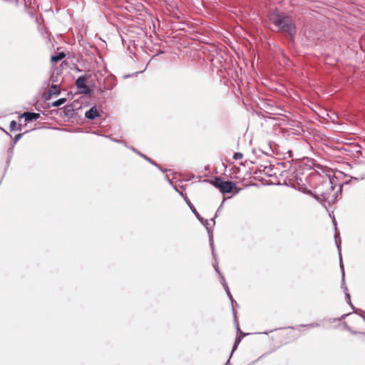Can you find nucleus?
Returning <instances> with one entry per match:
<instances>
[{"instance_id": "16", "label": "nucleus", "mask_w": 365, "mask_h": 365, "mask_svg": "<svg viewBox=\"0 0 365 365\" xmlns=\"http://www.w3.org/2000/svg\"><path fill=\"white\" fill-rule=\"evenodd\" d=\"M91 77V75L86 76V75H82L78 77V78L76 80V86L78 91H80L83 88H84V86H86L87 80Z\"/></svg>"}, {"instance_id": "20", "label": "nucleus", "mask_w": 365, "mask_h": 365, "mask_svg": "<svg viewBox=\"0 0 365 365\" xmlns=\"http://www.w3.org/2000/svg\"><path fill=\"white\" fill-rule=\"evenodd\" d=\"M66 57V53L63 51L58 52L55 55H51V61L53 63H56L61 60H63Z\"/></svg>"}, {"instance_id": "8", "label": "nucleus", "mask_w": 365, "mask_h": 365, "mask_svg": "<svg viewBox=\"0 0 365 365\" xmlns=\"http://www.w3.org/2000/svg\"><path fill=\"white\" fill-rule=\"evenodd\" d=\"M115 84L116 78L113 76H108L104 78L102 86L100 85V89H103L102 91H110L115 87Z\"/></svg>"}, {"instance_id": "9", "label": "nucleus", "mask_w": 365, "mask_h": 365, "mask_svg": "<svg viewBox=\"0 0 365 365\" xmlns=\"http://www.w3.org/2000/svg\"><path fill=\"white\" fill-rule=\"evenodd\" d=\"M130 149L132 151H133L135 153H136L137 155H138L139 156L143 158L145 160L148 161L151 165H153L155 166L156 168H158V169L159 170H160L162 173H165L167 171V170L163 169V167L160 164L157 163L154 160H153L150 157H148L146 155H145V154L142 153L141 152H140L135 148H134L133 146H130Z\"/></svg>"}, {"instance_id": "54", "label": "nucleus", "mask_w": 365, "mask_h": 365, "mask_svg": "<svg viewBox=\"0 0 365 365\" xmlns=\"http://www.w3.org/2000/svg\"><path fill=\"white\" fill-rule=\"evenodd\" d=\"M36 110H39V108L36 106Z\"/></svg>"}, {"instance_id": "23", "label": "nucleus", "mask_w": 365, "mask_h": 365, "mask_svg": "<svg viewBox=\"0 0 365 365\" xmlns=\"http://www.w3.org/2000/svg\"><path fill=\"white\" fill-rule=\"evenodd\" d=\"M298 175H299L296 174V175H295L296 184L292 186L293 188L297 189V190H298L299 187H302V185H304L303 183L302 179L301 178H299Z\"/></svg>"}, {"instance_id": "1", "label": "nucleus", "mask_w": 365, "mask_h": 365, "mask_svg": "<svg viewBox=\"0 0 365 365\" xmlns=\"http://www.w3.org/2000/svg\"><path fill=\"white\" fill-rule=\"evenodd\" d=\"M307 182L314 191L308 189L305 185H302L298 190L312 195L319 202H327L336 187L334 179L331 178L330 173L322 175L319 171L313 170L308 173Z\"/></svg>"}, {"instance_id": "21", "label": "nucleus", "mask_w": 365, "mask_h": 365, "mask_svg": "<svg viewBox=\"0 0 365 365\" xmlns=\"http://www.w3.org/2000/svg\"><path fill=\"white\" fill-rule=\"evenodd\" d=\"M14 147L9 145V146L7 149V160L6 162V170H7L10 165V163H11L12 157L14 155Z\"/></svg>"}, {"instance_id": "2", "label": "nucleus", "mask_w": 365, "mask_h": 365, "mask_svg": "<svg viewBox=\"0 0 365 365\" xmlns=\"http://www.w3.org/2000/svg\"><path fill=\"white\" fill-rule=\"evenodd\" d=\"M267 17L269 21L277 27L278 31L284 36L289 43H294L297 27L290 15L280 11L278 8H274L268 11Z\"/></svg>"}, {"instance_id": "45", "label": "nucleus", "mask_w": 365, "mask_h": 365, "mask_svg": "<svg viewBox=\"0 0 365 365\" xmlns=\"http://www.w3.org/2000/svg\"><path fill=\"white\" fill-rule=\"evenodd\" d=\"M242 340L240 336H236L234 343L240 344Z\"/></svg>"}, {"instance_id": "27", "label": "nucleus", "mask_w": 365, "mask_h": 365, "mask_svg": "<svg viewBox=\"0 0 365 365\" xmlns=\"http://www.w3.org/2000/svg\"><path fill=\"white\" fill-rule=\"evenodd\" d=\"M351 313H348V314H342L340 317H338V318H330L328 319V321L331 323V322H337V321H342L344 320L346 317H348L349 315H350Z\"/></svg>"}, {"instance_id": "50", "label": "nucleus", "mask_w": 365, "mask_h": 365, "mask_svg": "<svg viewBox=\"0 0 365 365\" xmlns=\"http://www.w3.org/2000/svg\"><path fill=\"white\" fill-rule=\"evenodd\" d=\"M272 331H264V332H262V334H268L269 332H271Z\"/></svg>"}, {"instance_id": "24", "label": "nucleus", "mask_w": 365, "mask_h": 365, "mask_svg": "<svg viewBox=\"0 0 365 365\" xmlns=\"http://www.w3.org/2000/svg\"><path fill=\"white\" fill-rule=\"evenodd\" d=\"M345 299H346V303L350 305L353 312H354L357 309V308H356L354 306V304H352L351 300V295L349 292H345Z\"/></svg>"}, {"instance_id": "10", "label": "nucleus", "mask_w": 365, "mask_h": 365, "mask_svg": "<svg viewBox=\"0 0 365 365\" xmlns=\"http://www.w3.org/2000/svg\"><path fill=\"white\" fill-rule=\"evenodd\" d=\"M61 117L72 118L74 117L76 108L73 103H70L61 108Z\"/></svg>"}, {"instance_id": "12", "label": "nucleus", "mask_w": 365, "mask_h": 365, "mask_svg": "<svg viewBox=\"0 0 365 365\" xmlns=\"http://www.w3.org/2000/svg\"><path fill=\"white\" fill-rule=\"evenodd\" d=\"M329 173L331 175V173H333V175H331V178L334 179V185L336 186L341 184L340 180H342L346 178H350V177H351L339 170H329L327 173Z\"/></svg>"}, {"instance_id": "6", "label": "nucleus", "mask_w": 365, "mask_h": 365, "mask_svg": "<svg viewBox=\"0 0 365 365\" xmlns=\"http://www.w3.org/2000/svg\"><path fill=\"white\" fill-rule=\"evenodd\" d=\"M241 190H242V188H239L237 186L236 182L230 181V180H227V181L224 182L223 185H222L221 190H220V192L222 195H226V194H230V193L237 195L240 192Z\"/></svg>"}, {"instance_id": "47", "label": "nucleus", "mask_w": 365, "mask_h": 365, "mask_svg": "<svg viewBox=\"0 0 365 365\" xmlns=\"http://www.w3.org/2000/svg\"><path fill=\"white\" fill-rule=\"evenodd\" d=\"M22 130V125L21 124L17 125L16 130Z\"/></svg>"}, {"instance_id": "34", "label": "nucleus", "mask_w": 365, "mask_h": 365, "mask_svg": "<svg viewBox=\"0 0 365 365\" xmlns=\"http://www.w3.org/2000/svg\"><path fill=\"white\" fill-rule=\"evenodd\" d=\"M165 180L169 182V184L174 188V190L178 193L179 190L176 185H174L172 180L169 178L168 175H165Z\"/></svg>"}, {"instance_id": "49", "label": "nucleus", "mask_w": 365, "mask_h": 365, "mask_svg": "<svg viewBox=\"0 0 365 365\" xmlns=\"http://www.w3.org/2000/svg\"><path fill=\"white\" fill-rule=\"evenodd\" d=\"M358 334H361L365 336V331H358Z\"/></svg>"}, {"instance_id": "42", "label": "nucleus", "mask_w": 365, "mask_h": 365, "mask_svg": "<svg viewBox=\"0 0 365 365\" xmlns=\"http://www.w3.org/2000/svg\"><path fill=\"white\" fill-rule=\"evenodd\" d=\"M111 140L113 141V142H116V143H123V145L128 148H129L128 145H127V143L125 142H123L120 140H118L116 138H111Z\"/></svg>"}, {"instance_id": "37", "label": "nucleus", "mask_w": 365, "mask_h": 365, "mask_svg": "<svg viewBox=\"0 0 365 365\" xmlns=\"http://www.w3.org/2000/svg\"><path fill=\"white\" fill-rule=\"evenodd\" d=\"M17 122L16 120H11L9 125V130L14 131L16 130Z\"/></svg>"}, {"instance_id": "5", "label": "nucleus", "mask_w": 365, "mask_h": 365, "mask_svg": "<svg viewBox=\"0 0 365 365\" xmlns=\"http://www.w3.org/2000/svg\"><path fill=\"white\" fill-rule=\"evenodd\" d=\"M208 237H209V244H210V248L212 250V255L214 259V262H213L212 265H213V267H214L215 272L218 274V276H219L220 279H221V277L224 276V275L222 274V272H220L219 267H218V261H217V255H216L215 250L214 236H213L212 230L211 229L208 230Z\"/></svg>"}, {"instance_id": "44", "label": "nucleus", "mask_w": 365, "mask_h": 365, "mask_svg": "<svg viewBox=\"0 0 365 365\" xmlns=\"http://www.w3.org/2000/svg\"><path fill=\"white\" fill-rule=\"evenodd\" d=\"M0 129L6 135H8L10 138H12V135L11 133H9L8 131H6L4 128H1L0 127Z\"/></svg>"}, {"instance_id": "41", "label": "nucleus", "mask_w": 365, "mask_h": 365, "mask_svg": "<svg viewBox=\"0 0 365 365\" xmlns=\"http://www.w3.org/2000/svg\"><path fill=\"white\" fill-rule=\"evenodd\" d=\"M73 69L75 71H76V72H78V73H80V72H82V71H82V69H81V68H79L76 64L73 63Z\"/></svg>"}, {"instance_id": "15", "label": "nucleus", "mask_w": 365, "mask_h": 365, "mask_svg": "<svg viewBox=\"0 0 365 365\" xmlns=\"http://www.w3.org/2000/svg\"><path fill=\"white\" fill-rule=\"evenodd\" d=\"M233 321L237 331V336H240V339H242L245 336L248 335V334L243 332L240 329L239 322L237 317V312L235 309H233Z\"/></svg>"}, {"instance_id": "30", "label": "nucleus", "mask_w": 365, "mask_h": 365, "mask_svg": "<svg viewBox=\"0 0 365 365\" xmlns=\"http://www.w3.org/2000/svg\"><path fill=\"white\" fill-rule=\"evenodd\" d=\"M320 324L317 322H314L307 324H299L298 327H308V328H315L319 327Z\"/></svg>"}, {"instance_id": "48", "label": "nucleus", "mask_w": 365, "mask_h": 365, "mask_svg": "<svg viewBox=\"0 0 365 365\" xmlns=\"http://www.w3.org/2000/svg\"><path fill=\"white\" fill-rule=\"evenodd\" d=\"M288 154H289V157H290V158L292 157V150H289Z\"/></svg>"}, {"instance_id": "32", "label": "nucleus", "mask_w": 365, "mask_h": 365, "mask_svg": "<svg viewBox=\"0 0 365 365\" xmlns=\"http://www.w3.org/2000/svg\"><path fill=\"white\" fill-rule=\"evenodd\" d=\"M343 325H344V329L345 330L349 331L352 334H358V331L352 330L351 327H349L345 322L343 323Z\"/></svg>"}, {"instance_id": "19", "label": "nucleus", "mask_w": 365, "mask_h": 365, "mask_svg": "<svg viewBox=\"0 0 365 365\" xmlns=\"http://www.w3.org/2000/svg\"><path fill=\"white\" fill-rule=\"evenodd\" d=\"M66 102V98H61L52 103H47L44 108H49L51 107H59L60 106L64 104Z\"/></svg>"}, {"instance_id": "51", "label": "nucleus", "mask_w": 365, "mask_h": 365, "mask_svg": "<svg viewBox=\"0 0 365 365\" xmlns=\"http://www.w3.org/2000/svg\"><path fill=\"white\" fill-rule=\"evenodd\" d=\"M287 328H288V329H295V327H291V326H290V327H288Z\"/></svg>"}, {"instance_id": "11", "label": "nucleus", "mask_w": 365, "mask_h": 365, "mask_svg": "<svg viewBox=\"0 0 365 365\" xmlns=\"http://www.w3.org/2000/svg\"><path fill=\"white\" fill-rule=\"evenodd\" d=\"M222 287H224L225 292H226V294L231 302V305H232V312L233 313V309H235V307H239L238 304L237 303V302L235 300V299L233 298L230 291V288H229V286L227 284V283L226 282V280H225V278L224 276H222L221 277V281H220Z\"/></svg>"}, {"instance_id": "35", "label": "nucleus", "mask_w": 365, "mask_h": 365, "mask_svg": "<svg viewBox=\"0 0 365 365\" xmlns=\"http://www.w3.org/2000/svg\"><path fill=\"white\" fill-rule=\"evenodd\" d=\"M341 288L344 289V292H348V288L345 282V274L341 275Z\"/></svg>"}, {"instance_id": "40", "label": "nucleus", "mask_w": 365, "mask_h": 365, "mask_svg": "<svg viewBox=\"0 0 365 365\" xmlns=\"http://www.w3.org/2000/svg\"><path fill=\"white\" fill-rule=\"evenodd\" d=\"M272 170V168L270 167H267V166H264V174L268 176V177H271L272 176V174L269 173V171Z\"/></svg>"}, {"instance_id": "52", "label": "nucleus", "mask_w": 365, "mask_h": 365, "mask_svg": "<svg viewBox=\"0 0 365 365\" xmlns=\"http://www.w3.org/2000/svg\"><path fill=\"white\" fill-rule=\"evenodd\" d=\"M261 173L260 170H259L258 171H255V173Z\"/></svg>"}, {"instance_id": "14", "label": "nucleus", "mask_w": 365, "mask_h": 365, "mask_svg": "<svg viewBox=\"0 0 365 365\" xmlns=\"http://www.w3.org/2000/svg\"><path fill=\"white\" fill-rule=\"evenodd\" d=\"M101 116L100 112L96 106H92L85 113V117L89 120H93Z\"/></svg>"}, {"instance_id": "39", "label": "nucleus", "mask_w": 365, "mask_h": 365, "mask_svg": "<svg viewBox=\"0 0 365 365\" xmlns=\"http://www.w3.org/2000/svg\"><path fill=\"white\" fill-rule=\"evenodd\" d=\"M242 157H243V154L242 153L236 152L233 154L232 158L234 160H237L242 159Z\"/></svg>"}, {"instance_id": "46", "label": "nucleus", "mask_w": 365, "mask_h": 365, "mask_svg": "<svg viewBox=\"0 0 365 365\" xmlns=\"http://www.w3.org/2000/svg\"><path fill=\"white\" fill-rule=\"evenodd\" d=\"M142 72H143V71L135 72V73H133V74H131V75H127V76H125V78L129 77V76H136L138 73H142Z\"/></svg>"}, {"instance_id": "31", "label": "nucleus", "mask_w": 365, "mask_h": 365, "mask_svg": "<svg viewBox=\"0 0 365 365\" xmlns=\"http://www.w3.org/2000/svg\"><path fill=\"white\" fill-rule=\"evenodd\" d=\"M50 87L49 91L57 92L58 96L61 94V89L58 88V86L56 84L51 83L48 86Z\"/></svg>"}, {"instance_id": "53", "label": "nucleus", "mask_w": 365, "mask_h": 365, "mask_svg": "<svg viewBox=\"0 0 365 365\" xmlns=\"http://www.w3.org/2000/svg\"><path fill=\"white\" fill-rule=\"evenodd\" d=\"M164 53V51H160L159 52V53Z\"/></svg>"}, {"instance_id": "18", "label": "nucleus", "mask_w": 365, "mask_h": 365, "mask_svg": "<svg viewBox=\"0 0 365 365\" xmlns=\"http://www.w3.org/2000/svg\"><path fill=\"white\" fill-rule=\"evenodd\" d=\"M334 240L336 247L337 248L338 255H341V240L340 237V233L337 228H336V233H334Z\"/></svg>"}, {"instance_id": "4", "label": "nucleus", "mask_w": 365, "mask_h": 365, "mask_svg": "<svg viewBox=\"0 0 365 365\" xmlns=\"http://www.w3.org/2000/svg\"><path fill=\"white\" fill-rule=\"evenodd\" d=\"M178 194L183 198L184 201L186 202L187 206L190 207V210L195 215L196 218L206 228L207 232H208V230H210V229H211L212 230V228L211 227H210L209 220L203 218L200 215V213L196 210L195 207L193 205V204L190 202V200L187 197V194L185 192H178Z\"/></svg>"}, {"instance_id": "29", "label": "nucleus", "mask_w": 365, "mask_h": 365, "mask_svg": "<svg viewBox=\"0 0 365 365\" xmlns=\"http://www.w3.org/2000/svg\"><path fill=\"white\" fill-rule=\"evenodd\" d=\"M223 202H224V200L221 203L220 206L217 208V211L215 212V216L211 219V220L213 222V225H212V229H213V226L215 225V219L218 217V215L220 212V210H221V209L222 207Z\"/></svg>"}, {"instance_id": "28", "label": "nucleus", "mask_w": 365, "mask_h": 365, "mask_svg": "<svg viewBox=\"0 0 365 365\" xmlns=\"http://www.w3.org/2000/svg\"><path fill=\"white\" fill-rule=\"evenodd\" d=\"M50 81H51V83H53V84L57 83L58 81V75L57 76H54L53 72H52L48 81L46 83L48 86H49V82Z\"/></svg>"}, {"instance_id": "13", "label": "nucleus", "mask_w": 365, "mask_h": 365, "mask_svg": "<svg viewBox=\"0 0 365 365\" xmlns=\"http://www.w3.org/2000/svg\"><path fill=\"white\" fill-rule=\"evenodd\" d=\"M19 118H24L25 123L36 121L40 118V114L34 112H24L19 116Z\"/></svg>"}, {"instance_id": "7", "label": "nucleus", "mask_w": 365, "mask_h": 365, "mask_svg": "<svg viewBox=\"0 0 365 365\" xmlns=\"http://www.w3.org/2000/svg\"><path fill=\"white\" fill-rule=\"evenodd\" d=\"M352 180L359 181V178L356 177H350V179L344 180L341 184L338 185L339 189L327 201L329 205L334 204L339 198L341 197L342 187L344 185H349Z\"/></svg>"}, {"instance_id": "26", "label": "nucleus", "mask_w": 365, "mask_h": 365, "mask_svg": "<svg viewBox=\"0 0 365 365\" xmlns=\"http://www.w3.org/2000/svg\"><path fill=\"white\" fill-rule=\"evenodd\" d=\"M79 92L87 96H91L93 93V89L88 88L87 86H84V88L81 90Z\"/></svg>"}, {"instance_id": "38", "label": "nucleus", "mask_w": 365, "mask_h": 365, "mask_svg": "<svg viewBox=\"0 0 365 365\" xmlns=\"http://www.w3.org/2000/svg\"><path fill=\"white\" fill-rule=\"evenodd\" d=\"M239 344H235L234 343L233 344V346H232V351H231V354H230V358H231L232 355L233 354V353L237 350V347H238ZM230 363V359L227 360V363L225 364V365H227V364Z\"/></svg>"}, {"instance_id": "22", "label": "nucleus", "mask_w": 365, "mask_h": 365, "mask_svg": "<svg viewBox=\"0 0 365 365\" xmlns=\"http://www.w3.org/2000/svg\"><path fill=\"white\" fill-rule=\"evenodd\" d=\"M29 133V130L23 133H19L14 136V138L12 137V141L10 143V145L15 147V145L17 143V142L22 138V136L25 134Z\"/></svg>"}, {"instance_id": "36", "label": "nucleus", "mask_w": 365, "mask_h": 365, "mask_svg": "<svg viewBox=\"0 0 365 365\" xmlns=\"http://www.w3.org/2000/svg\"><path fill=\"white\" fill-rule=\"evenodd\" d=\"M354 313L359 315L365 321V311L361 309H357Z\"/></svg>"}, {"instance_id": "17", "label": "nucleus", "mask_w": 365, "mask_h": 365, "mask_svg": "<svg viewBox=\"0 0 365 365\" xmlns=\"http://www.w3.org/2000/svg\"><path fill=\"white\" fill-rule=\"evenodd\" d=\"M224 182L225 180L220 176L214 177L212 180H209V182L215 188L218 189L219 191L221 190Z\"/></svg>"}, {"instance_id": "43", "label": "nucleus", "mask_w": 365, "mask_h": 365, "mask_svg": "<svg viewBox=\"0 0 365 365\" xmlns=\"http://www.w3.org/2000/svg\"><path fill=\"white\" fill-rule=\"evenodd\" d=\"M332 217V223L334 225V233H336V228H337V223H336V220L334 217V216L331 217Z\"/></svg>"}, {"instance_id": "33", "label": "nucleus", "mask_w": 365, "mask_h": 365, "mask_svg": "<svg viewBox=\"0 0 365 365\" xmlns=\"http://www.w3.org/2000/svg\"><path fill=\"white\" fill-rule=\"evenodd\" d=\"M339 267H340V270H341V275H344V274H345V270H344V264H343V262H342L341 255H339Z\"/></svg>"}, {"instance_id": "25", "label": "nucleus", "mask_w": 365, "mask_h": 365, "mask_svg": "<svg viewBox=\"0 0 365 365\" xmlns=\"http://www.w3.org/2000/svg\"><path fill=\"white\" fill-rule=\"evenodd\" d=\"M53 96H58L57 92L56 93L55 91H48L43 96L44 103H46V101L51 99Z\"/></svg>"}, {"instance_id": "3", "label": "nucleus", "mask_w": 365, "mask_h": 365, "mask_svg": "<svg viewBox=\"0 0 365 365\" xmlns=\"http://www.w3.org/2000/svg\"><path fill=\"white\" fill-rule=\"evenodd\" d=\"M314 168L322 169V166L315 163V160L312 158H305L300 161L295 168L297 175H304L307 171L312 173L313 170H317Z\"/></svg>"}]
</instances>
